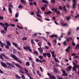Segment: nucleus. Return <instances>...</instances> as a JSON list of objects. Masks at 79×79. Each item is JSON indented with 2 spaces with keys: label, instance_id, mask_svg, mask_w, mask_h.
I'll return each mask as SVG.
<instances>
[{
  "label": "nucleus",
  "instance_id": "f257e3e1",
  "mask_svg": "<svg viewBox=\"0 0 79 79\" xmlns=\"http://www.w3.org/2000/svg\"><path fill=\"white\" fill-rule=\"evenodd\" d=\"M10 56L11 57H12L14 60H15L16 61H17V62H18L19 63L21 64L22 63V61H21L20 60H18V58H17V57L15 55L12 54L10 55Z\"/></svg>",
  "mask_w": 79,
  "mask_h": 79
},
{
  "label": "nucleus",
  "instance_id": "f03ea898",
  "mask_svg": "<svg viewBox=\"0 0 79 79\" xmlns=\"http://www.w3.org/2000/svg\"><path fill=\"white\" fill-rule=\"evenodd\" d=\"M43 55L45 58H46V56H47L48 58H51V54H50V53L48 52L46 53H43Z\"/></svg>",
  "mask_w": 79,
  "mask_h": 79
},
{
  "label": "nucleus",
  "instance_id": "7ed1b4c3",
  "mask_svg": "<svg viewBox=\"0 0 79 79\" xmlns=\"http://www.w3.org/2000/svg\"><path fill=\"white\" fill-rule=\"evenodd\" d=\"M73 66H74L73 67V70L75 71H76V69H77V67L78 68H79V65H77L75 63H73Z\"/></svg>",
  "mask_w": 79,
  "mask_h": 79
},
{
  "label": "nucleus",
  "instance_id": "20e7f679",
  "mask_svg": "<svg viewBox=\"0 0 79 79\" xmlns=\"http://www.w3.org/2000/svg\"><path fill=\"white\" fill-rule=\"evenodd\" d=\"M11 64H14V65H15V66H17V67H18V68H20V69H23V67H22V66H21V65H19V64H16V63L14 62H12Z\"/></svg>",
  "mask_w": 79,
  "mask_h": 79
},
{
  "label": "nucleus",
  "instance_id": "39448f33",
  "mask_svg": "<svg viewBox=\"0 0 79 79\" xmlns=\"http://www.w3.org/2000/svg\"><path fill=\"white\" fill-rule=\"evenodd\" d=\"M58 9L56 8H53L51 9L52 11H54L55 13H56L58 15L60 14V10L57 11Z\"/></svg>",
  "mask_w": 79,
  "mask_h": 79
},
{
  "label": "nucleus",
  "instance_id": "423d86ee",
  "mask_svg": "<svg viewBox=\"0 0 79 79\" xmlns=\"http://www.w3.org/2000/svg\"><path fill=\"white\" fill-rule=\"evenodd\" d=\"M24 70L25 71V74H26L27 75L28 77H29L30 79H33V78H32L31 77V75H30L28 73V72H29V71H28V70H27V69H26V68H24Z\"/></svg>",
  "mask_w": 79,
  "mask_h": 79
},
{
  "label": "nucleus",
  "instance_id": "0eeeda50",
  "mask_svg": "<svg viewBox=\"0 0 79 79\" xmlns=\"http://www.w3.org/2000/svg\"><path fill=\"white\" fill-rule=\"evenodd\" d=\"M23 48L24 50H28L30 52H32V50H31V47H30V46H27L26 47H24Z\"/></svg>",
  "mask_w": 79,
  "mask_h": 79
},
{
  "label": "nucleus",
  "instance_id": "6e6552de",
  "mask_svg": "<svg viewBox=\"0 0 79 79\" xmlns=\"http://www.w3.org/2000/svg\"><path fill=\"white\" fill-rule=\"evenodd\" d=\"M73 8H76V3H77V1L76 0H73Z\"/></svg>",
  "mask_w": 79,
  "mask_h": 79
},
{
  "label": "nucleus",
  "instance_id": "1a4fd4ad",
  "mask_svg": "<svg viewBox=\"0 0 79 79\" xmlns=\"http://www.w3.org/2000/svg\"><path fill=\"white\" fill-rule=\"evenodd\" d=\"M61 71L62 72V73L63 74L62 75V76H68V74L66 73V71H65V70H64L62 69L61 70Z\"/></svg>",
  "mask_w": 79,
  "mask_h": 79
},
{
  "label": "nucleus",
  "instance_id": "9d476101",
  "mask_svg": "<svg viewBox=\"0 0 79 79\" xmlns=\"http://www.w3.org/2000/svg\"><path fill=\"white\" fill-rule=\"evenodd\" d=\"M1 66L4 68H6V67H7L6 64L5 63L2 62H1Z\"/></svg>",
  "mask_w": 79,
  "mask_h": 79
},
{
  "label": "nucleus",
  "instance_id": "9b49d317",
  "mask_svg": "<svg viewBox=\"0 0 79 79\" xmlns=\"http://www.w3.org/2000/svg\"><path fill=\"white\" fill-rule=\"evenodd\" d=\"M54 37H56V38H57L58 37V35H56L52 34V35H51L50 36V38H53Z\"/></svg>",
  "mask_w": 79,
  "mask_h": 79
},
{
  "label": "nucleus",
  "instance_id": "f8f14e48",
  "mask_svg": "<svg viewBox=\"0 0 79 79\" xmlns=\"http://www.w3.org/2000/svg\"><path fill=\"white\" fill-rule=\"evenodd\" d=\"M7 64H8L9 66H11L12 68H15V65L13 64H11L10 63H8L7 62Z\"/></svg>",
  "mask_w": 79,
  "mask_h": 79
},
{
  "label": "nucleus",
  "instance_id": "ddd939ff",
  "mask_svg": "<svg viewBox=\"0 0 79 79\" xmlns=\"http://www.w3.org/2000/svg\"><path fill=\"white\" fill-rule=\"evenodd\" d=\"M70 48H71V46H68L67 47V48L65 49L66 52H69V49H70Z\"/></svg>",
  "mask_w": 79,
  "mask_h": 79
},
{
  "label": "nucleus",
  "instance_id": "4468645a",
  "mask_svg": "<svg viewBox=\"0 0 79 79\" xmlns=\"http://www.w3.org/2000/svg\"><path fill=\"white\" fill-rule=\"evenodd\" d=\"M0 44H1L0 46L1 47L3 48L4 47V44L2 43V42L1 41H0Z\"/></svg>",
  "mask_w": 79,
  "mask_h": 79
},
{
  "label": "nucleus",
  "instance_id": "2eb2a0df",
  "mask_svg": "<svg viewBox=\"0 0 79 79\" xmlns=\"http://www.w3.org/2000/svg\"><path fill=\"white\" fill-rule=\"evenodd\" d=\"M43 3H47V4H48V1H46L45 0H41Z\"/></svg>",
  "mask_w": 79,
  "mask_h": 79
},
{
  "label": "nucleus",
  "instance_id": "dca6fc26",
  "mask_svg": "<svg viewBox=\"0 0 79 79\" xmlns=\"http://www.w3.org/2000/svg\"><path fill=\"white\" fill-rule=\"evenodd\" d=\"M4 24V25H5V26L7 27L10 26V25H9V24L7 23H5Z\"/></svg>",
  "mask_w": 79,
  "mask_h": 79
},
{
  "label": "nucleus",
  "instance_id": "f3484780",
  "mask_svg": "<svg viewBox=\"0 0 79 79\" xmlns=\"http://www.w3.org/2000/svg\"><path fill=\"white\" fill-rule=\"evenodd\" d=\"M20 1L22 4H23V5H26V2L24 0H20Z\"/></svg>",
  "mask_w": 79,
  "mask_h": 79
},
{
  "label": "nucleus",
  "instance_id": "a211bd4d",
  "mask_svg": "<svg viewBox=\"0 0 79 79\" xmlns=\"http://www.w3.org/2000/svg\"><path fill=\"white\" fill-rule=\"evenodd\" d=\"M1 34H6V31H4V30H1Z\"/></svg>",
  "mask_w": 79,
  "mask_h": 79
},
{
  "label": "nucleus",
  "instance_id": "6ab92c4d",
  "mask_svg": "<svg viewBox=\"0 0 79 79\" xmlns=\"http://www.w3.org/2000/svg\"><path fill=\"white\" fill-rule=\"evenodd\" d=\"M3 29L4 30V31H5V32H6L8 30V28L6 27H5L4 26V27H3Z\"/></svg>",
  "mask_w": 79,
  "mask_h": 79
},
{
  "label": "nucleus",
  "instance_id": "aec40b11",
  "mask_svg": "<svg viewBox=\"0 0 79 79\" xmlns=\"http://www.w3.org/2000/svg\"><path fill=\"white\" fill-rule=\"evenodd\" d=\"M38 45L39 47H42V42H40L39 43H38Z\"/></svg>",
  "mask_w": 79,
  "mask_h": 79
},
{
  "label": "nucleus",
  "instance_id": "412c9836",
  "mask_svg": "<svg viewBox=\"0 0 79 79\" xmlns=\"http://www.w3.org/2000/svg\"><path fill=\"white\" fill-rule=\"evenodd\" d=\"M50 79H56V77H55V76L52 75L50 77Z\"/></svg>",
  "mask_w": 79,
  "mask_h": 79
},
{
  "label": "nucleus",
  "instance_id": "4be33fe9",
  "mask_svg": "<svg viewBox=\"0 0 79 79\" xmlns=\"http://www.w3.org/2000/svg\"><path fill=\"white\" fill-rule=\"evenodd\" d=\"M52 13L50 11H48V12H46V15H49V14H52Z\"/></svg>",
  "mask_w": 79,
  "mask_h": 79
},
{
  "label": "nucleus",
  "instance_id": "5701e85b",
  "mask_svg": "<svg viewBox=\"0 0 79 79\" xmlns=\"http://www.w3.org/2000/svg\"><path fill=\"white\" fill-rule=\"evenodd\" d=\"M8 10L10 13H12V10H11V8L10 7L8 8Z\"/></svg>",
  "mask_w": 79,
  "mask_h": 79
},
{
  "label": "nucleus",
  "instance_id": "b1692460",
  "mask_svg": "<svg viewBox=\"0 0 79 79\" xmlns=\"http://www.w3.org/2000/svg\"><path fill=\"white\" fill-rule=\"evenodd\" d=\"M72 39V38L70 37L69 38H68L67 39V42H69V40H71Z\"/></svg>",
  "mask_w": 79,
  "mask_h": 79
},
{
  "label": "nucleus",
  "instance_id": "393cba45",
  "mask_svg": "<svg viewBox=\"0 0 79 79\" xmlns=\"http://www.w3.org/2000/svg\"><path fill=\"white\" fill-rule=\"evenodd\" d=\"M13 45H14V46H15V47H18V44H17L15 43H13Z\"/></svg>",
  "mask_w": 79,
  "mask_h": 79
},
{
  "label": "nucleus",
  "instance_id": "a878e982",
  "mask_svg": "<svg viewBox=\"0 0 79 79\" xmlns=\"http://www.w3.org/2000/svg\"><path fill=\"white\" fill-rule=\"evenodd\" d=\"M6 44L9 46H11V43H10V42L7 41Z\"/></svg>",
  "mask_w": 79,
  "mask_h": 79
},
{
  "label": "nucleus",
  "instance_id": "bb28decb",
  "mask_svg": "<svg viewBox=\"0 0 79 79\" xmlns=\"http://www.w3.org/2000/svg\"><path fill=\"white\" fill-rule=\"evenodd\" d=\"M78 48H79V44H77L76 46L75 49H78Z\"/></svg>",
  "mask_w": 79,
  "mask_h": 79
},
{
  "label": "nucleus",
  "instance_id": "cd10ccee",
  "mask_svg": "<svg viewBox=\"0 0 79 79\" xmlns=\"http://www.w3.org/2000/svg\"><path fill=\"white\" fill-rule=\"evenodd\" d=\"M9 26H12V27H15V24H10Z\"/></svg>",
  "mask_w": 79,
  "mask_h": 79
},
{
  "label": "nucleus",
  "instance_id": "c85d7f7f",
  "mask_svg": "<svg viewBox=\"0 0 79 79\" xmlns=\"http://www.w3.org/2000/svg\"><path fill=\"white\" fill-rule=\"evenodd\" d=\"M15 76L17 79H21V77H20V76H19L18 75H16Z\"/></svg>",
  "mask_w": 79,
  "mask_h": 79
},
{
  "label": "nucleus",
  "instance_id": "c756f323",
  "mask_svg": "<svg viewBox=\"0 0 79 79\" xmlns=\"http://www.w3.org/2000/svg\"><path fill=\"white\" fill-rule=\"evenodd\" d=\"M68 69L69 71H70L71 69H72V66L71 65H70L68 67Z\"/></svg>",
  "mask_w": 79,
  "mask_h": 79
},
{
  "label": "nucleus",
  "instance_id": "7c9ffc66",
  "mask_svg": "<svg viewBox=\"0 0 79 79\" xmlns=\"http://www.w3.org/2000/svg\"><path fill=\"white\" fill-rule=\"evenodd\" d=\"M17 27H18V28H19V29H23V27H20V26H19L18 25H17Z\"/></svg>",
  "mask_w": 79,
  "mask_h": 79
},
{
  "label": "nucleus",
  "instance_id": "2f4dec72",
  "mask_svg": "<svg viewBox=\"0 0 79 79\" xmlns=\"http://www.w3.org/2000/svg\"><path fill=\"white\" fill-rule=\"evenodd\" d=\"M13 51H14V52H13V54H16V53H17L16 52V50L13 49Z\"/></svg>",
  "mask_w": 79,
  "mask_h": 79
},
{
  "label": "nucleus",
  "instance_id": "473e14b6",
  "mask_svg": "<svg viewBox=\"0 0 79 79\" xmlns=\"http://www.w3.org/2000/svg\"><path fill=\"white\" fill-rule=\"evenodd\" d=\"M10 4H9L8 6L10 7H11V8L13 7V5H11V2H10Z\"/></svg>",
  "mask_w": 79,
  "mask_h": 79
},
{
  "label": "nucleus",
  "instance_id": "72a5a7b5",
  "mask_svg": "<svg viewBox=\"0 0 79 79\" xmlns=\"http://www.w3.org/2000/svg\"><path fill=\"white\" fill-rule=\"evenodd\" d=\"M54 59L55 60V61L56 62H58V63H60V61L58 60V59H57L56 58H54Z\"/></svg>",
  "mask_w": 79,
  "mask_h": 79
},
{
  "label": "nucleus",
  "instance_id": "f704fd0d",
  "mask_svg": "<svg viewBox=\"0 0 79 79\" xmlns=\"http://www.w3.org/2000/svg\"><path fill=\"white\" fill-rule=\"evenodd\" d=\"M32 53H35V54L36 55H38V52H37V51H34Z\"/></svg>",
  "mask_w": 79,
  "mask_h": 79
},
{
  "label": "nucleus",
  "instance_id": "c9c22d12",
  "mask_svg": "<svg viewBox=\"0 0 79 79\" xmlns=\"http://www.w3.org/2000/svg\"><path fill=\"white\" fill-rule=\"evenodd\" d=\"M22 40H27V38L26 37H23L22 38Z\"/></svg>",
  "mask_w": 79,
  "mask_h": 79
},
{
  "label": "nucleus",
  "instance_id": "e433bc0d",
  "mask_svg": "<svg viewBox=\"0 0 79 79\" xmlns=\"http://www.w3.org/2000/svg\"><path fill=\"white\" fill-rule=\"evenodd\" d=\"M23 8V6H22L21 5H20L18 6L19 8Z\"/></svg>",
  "mask_w": 79,
  "mask_h": 79
},
{
  "label": "nucleus",
  "instance_id": "4c0bfd02",
  "mask_svg": "<svg viewBox=\"0 0 79 79\" xmlns=\"http://www.w3.org/2000/svg\"><path fill=\"white\" fill-rule=\"evenodd\" d=\"M19 14L18 13H16L15 15V18H17L18 16H19Z\"/></svg>",
  "mask_w": 79,
  "mask_h": 79
},
{
  "label": "nucleus",
  "instance_id": "58836bf2",
  "mask_svg": "<svg viewBox=\"0 0 79 79\" xmlns=\"http://www.w3.org/2000/svg\"><path fill=\"white\" fill-rule=\"evenodd\" d=\"M0 25L1 26H3V27H4L5 25L4 24L2 23H0Z\"/></svg>",
  "mask_w": 79,
  "mask_h": 79
},
{
  "label": "nucleus",
  "instance_id": "ea45409f",
  "mask_svg": "<svg viewBox=\"0 0 79 79\" xmlns=\"http://www.w3.org/2000/svg\"><path fill=\"white\" fill-rule=\"evenodd\" d=\"M11 35H12L11 34H9L7 35L8 38H11Z\"/></svg>",
  "mask_w": 79,
  "mask_h": 79
},
{
  "label": "nucleus",
  "instance_id": "a19ab883",
  "mask_svg": "<svg viewBox=\"0 0 79 79\" xmlns=\"http://www.w3.org/2000/svg\"><path fill=\"white\" fill-rule=\"evenodd\" d=\"M26 65H27V66H29L30 65L29 62H27L26 63Z\"/></svg>",
  "mask_w": 79,
  "mask_h": 79
},
{
  "label": "nucleus",
  "instance_id": "79ce46f5",
  "mask_svg": "<svg viewBox=\"0 0 79 79\" xmlns=\"http://www.w3.org/2000/svg\"><path fill=\"white\" fill-rule=\"evenodd\" d=\"M63 8L64 9V11H67V9H66V6H63Z\"/></svg>",
  "mask_w": 79,
  "mask_h": 79
},
{
  "label": "nucleus",
  "instance_id": "37998d69",
  "mask_svg": "<svg viewBox=\"0 0 79 79\" xmlns=\"http://www.w3.org/2000/svg\"><path fill=\"white\" fill-rule=\"evenodd\" d=\"M39 13H40V9H39L37 11V12L36 13V15H38V14H39Z\"/></svg>",
  "mask_w": 79,
  "mask_h": 79
},
{
  "label": "nucleus",
  "instance_id": "c03bdc74",
  "mask_svg": "<svg viewBox=\"0 0 79 79\" xmlns=\"http://www.w3.org/2000/svg\"><path fill=\"white\" fill-rule=\"evenodd\" d=\"M0 59L2 60H4V58H3V56H2L1 55H0Z\"/></svg>",
  "mask_w": 79,
  "mask_h": 79
},
{
  "label": "nucleus",
  "instance_id": "a18cd8bd",
  "mask_svg": "<svg viewBox=\"0 0 79 79\" xmlns=\"http://www.w3.org/2000/svg\"><path fill=\"white\" fill-rule=\"evenodd\" d=\"M31 44H34V43H35L34 42V40L32 39L31 40Z\"/></svg>",
  "mask_w": 79,
  "mask_h": 79
},
{
  "label": "nucleus",
  "instance_id": "49530a36",
  "mask_svg": "<svg viewBox=\"0 0 79 79\" xmlns=\"http://www.w3.org/2000/svg\"><path fill=\"white\" fill-rule=\"evenodd\" d=\"M5 47L7 49H9L10 48V47L8 45H6Z\"/></svg>",
  "mask_w": 79,
  "mask_h": 79
},
{
  "label": "nucleus",
  "instance_id": "de8ad7c7",
  "mask_svg": "<svg viewBox=\"0 0 79 79\" xmlns=\"http://www.w3.org/2000/svg\"><path fill=\"white\" fill-rule=\"evenodd\" d=\"M61 24L63 26H66V24H67L66 23L64 24V23H63V22H62L61 23Z\"/></svg>",
  "mask_w": 79,
  "mask_h": 79
},
{
  "label": "nucleus",
  "instance_id": "09e8293b",
  "mask_svg": "<svg viewBox=\"0 0 79 79\" xmlns=\"http://www.w3.org/2000/svg\"><path fill=\"white\" fill-rule=\"evenodd\" d=\"M63 44H64V45H65V46H66V45H67V43H66V42L65 41H64L63 42Z\"/></svg>",
  "mask_w": 79,
  "mask_h": 79
},
{
  "label": "nucleus",
  "instance_id": "8fccbe9b",
  "mask_svg": "<svg viewBox=\"0 0 79 79\" xmlns=\"http://www.w3.org/2000/svg\"><path fill=\"white\" fill-rule=\"evenodd\" d=\"M19 71L20 73H22V74H24V72L21 70H19Z\"/></svg>",
  "mask_w": 79,
  "mask_h": 79
},
{
  "label": "nucleus",
  "instance_id": "3c124183",
  "mask_svg": "<svg viewBox=\"0 0 79 79\" xmlns=\"http://www.w3.org/2000/svg\"><path fill=\"white\" fill-rule=\"evenodd\" d=\"M71 56H76V54L74 53H73L71 55Z\"/></svg>",
  "mask_w": 79,
  "mask_h": 79
},
{
  "label": "nucleus",
  "instance_id": "603ef678",
  "mask_svg": "<svg viewBox=\"0 0 79 79\" xmlns=\"http://www.w3.org/2000/svg\"><path fill=\"white\" fill-rule=\"evenodd\" d=\"M39 58H40V60H42L43 56H39Z\"/></svg>",
  "mask_w": 79,
  "mask_h": 79
},
{
  "label": "nucleus",
  "instance_id": "864d4df0",
  "mask_svg": "<svg viewBox=\"0 0 79 79\" xmlns=\"http://www.w3.org/2000/svg\"><path fill=\"white\" fill-rule=\"evenodd\" d=\"M55 64H56V65H54V66H55V67H57L58 66V67H60V65H58V64L56 63Z\"/></svg>",
  "mask_w": 79,
  "mask_h": 79
},
{
  "label": "nucleus",
  "instance_id": "5fc2aeb1",
  "mask_svg": "<svg viewBox=\"0 0 79 79\" xmlns=\"http://www.w3.org/2000/svg\"><path fill=\"white\" fill-rule=\"evenodd\" d=\"M41 9L43 11H45V8L44 7H43L41 8Z\"/></svg>",
  "mask_w": 79,
  "mask_h": 79
},
{
  "label": "nucleus",
  "instance_id": "6e6d98bb",
  "mask_svg": "<svg viewBox=\"0 0 79 79\" xmlns=\"http://www.w3.org/2000/svg\"><path fill=\"white\" fill-rule=\"evenodd\" d=\"M72 45H73V46H75V45H76V44H75V43H74V42H73L72 43Z\"/></svg>",
  "mask_w": 79,
  "mask_h": 79
},
{
  "label": "nucleus",
  "instance_id": "4d7b16f0",
  "mask_svg": "<svg viewBox=\"0 0 79 79\" xmlns=\"http://www.w3.org/2000/svg\"><path fill=\"white\" fill-rule=\"evenodd\" d=\"M51 2L52 3H55V0H52L51 1Z\"/></svg>",
  "mask_w": 79,
  "mask_h": 79
},
{
  "label": "nucleus",
  "instance_id": "13d9d810",
  "mask_svg": "<svg viewBox=\"0 0 79 79\" xmlns=\"http://www.w3.org/2000/svg\"><path fill=\"white\" fill-rule=\"evenodd\" d=\"M71 32L70 31L68 32V35H71Z\"/></svg>",
  "mask_w": 79,
  "mask_h": 79
},
{
  "label": "nucleus",
  "instance_id": "bf43d9fd",
  "mask_svg": "<svg viewBox=\"0 0 79 79\" xmlns=\"http://www.w3.org/2000/svg\"><path fill=\"white\" fill-rule=\"evenodd\" d=\"M36 15H37L36 16H37L40 17V18H42V16H41V15H40V14H36Z\"/></svg>",
  "mask_w": 79,
  "mask_h": 79
},
{
  "label": "nucleus",
  "instance_id": "052dcab7",
  "mask_svg": "<svg viewBox=\"0 0 79 79\" xmlns=\"http://www.w3.org/2000/svg\"><path fill=\"white\" fill-rule=\"evenodd\" d=\"M47 44L48 45H49V46H52V45H51V43L50 42H48Z\"/></svg>",
  "mask_w": 79,
  "mask_h": 79
},
{
  "label": "nucleus",
  "instance_id": "680f3d73",
  "mask_svg": "<svg viewBox=\"0 0 79 79\" xmlns=\"http://www.w3.org/2000/svg\"><path fill=\"white\" fill-rule=\"evenodd\" d=\"M4 18L3 17L0 16V20H2V19H3Z\"/></svg>",
  "mask_w": 79,
  "mask_h": 79
},
{
  "label": "nucleus",
  "instance_id": "e2e57ef3",
  "mask_svg": "<svg viewBox=\"0 0 79 79\" xmlns=\"http://www.w3.org/2000/svg\"><path fill=\"white\" fill-rule=\"evenodd\" d=\"M17 49H18L19 50H21V48H20V47H18L17 46Z\"/></svg>",
  "mask_w": 79,
  "mask_h": 79
},
{
  "label": "nucleus",
  "instance_id": "0e129e2a",
  "mask_svg": "<svg viewBox=\"0 0 79 79\" xmlns=\"http://www.w3.org/2000/svg\"><path fill=\"white\" fill-rule=\"evenodd\" d=\"M59 10H62V9H63V8H62V7L60 6H59Z\"/></svg>",
  "mask_w": 79,
  "mask_h": 79
},
{
  "label": "nucleus",
  "instance_id": "69168bd1",
  "mask_svg": "<svg viewBox=\"0 0 79 79\" xmlns=\"http://www.w3.org/2000/svg\"><path fill=\"white\" fill-rule=\"evenodd\" d=\"M54 73H56H56H58V71H57V69H56L55 70Z\"/></svg>",
  "mask_w": 79,
  "mask_h": 79
},
{
  "label": "nucleus",
  "instance_id": "338daca9",
  "mask_svg": "<svg viewBox=\"0 0 79 79\" xmlns=\"http://www.w3.org/2000/svg\"><path fill=\"white\" fill-rule=\"evenodd\" d=\"M22 77L23 79H25V77L24 76V75H22Z\"/></svg>",
  "mask_w": 79,
  "mask_h": 79
},
{
  "label": "nucleus",
  "instance_id": "774afa93",
  "mask_svg": "<svg viewBox=\"0 0 79 79\" xmlns=\"http://www.w3.org/2000/svg\"><path fill=\"white\" fill-rule=\"evenodd\" d=\"M78 17H79V14L77 15V16H75V18H78Z\"/></svg>",
  "mask_w": 79,
  "mask_h": 79
}]
</instances>
